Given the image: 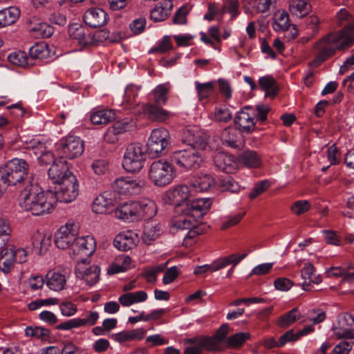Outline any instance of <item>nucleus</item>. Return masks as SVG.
Listing matches in <instances>:
<instances>
[{"mask_svg": "<svg viewBox=\"0 0 354 354\" xmlns=\"http://www.w3.org/2000/svg\"><path fill=\"white\" fill-rule=\"evenodd\" d=\"M354 44V21L339 32L330 33L317 41L315 45L317 53L309 63L312 67H317L337 50L346 49Z\"/></svg>", "mask_w": 354, "mask_h": 354, "instance_id": "1", "label": "nucleus"}, {"mask_svg": "<svg viewBox=\"0 0 354 354\" xmlns=\"http://www.w3.org/2000/svg\"><path fill=\"white\" fill-rule=\"evenodd\" d=\"M31 188L28 193L24 190V210L35 216L51 212L56 204L53 191L44 192L40 187L35 185Z\"/></svg>", "mask_w": 354, "mask_h": 354, "instance_id": "2", "label": "nucleus"}, {"mask_svg": "<svg viewBox=\"0 0 354 354\" xmlns=\"http://www.w3.org/2000/svg\"><path fill=\"white\" fill-rule=\"evenodd\" d=\"M22 181V160L13 158L0 167V198L8 188Z\"/></svg>", "mask_w": 354, "mask_h": 354, "instance_id": "3", "label": "nucleus"}, {"mask_svg": "<svg viewBox=\"0 0 354 354\" xmlns=\"http://www.w3.org/2000/svg\"><path fill=\"white\" fill-rule=\"evenodd\" d=\"M148 176L156 186L164 187L171 183L174 178L173 166L162 160L153 161L149 167Z\"/></svg>", "mask_w": 354, "mask_h": 354, "instance_id": "4", "label": "nucleus"}, {"mask_svg": "<svg viewBox=\"0 0 354 354\" xmlns=\"http://www.w3.org/2000/svg\"><path fill=\"white\" fill-rule=\"evenodd\" d=\"M170 145V134L165 128L153 129L147 142V152L151 157L165 154Z\"/></svg>", "mask_w": 354, "mask_h": 354, "instance_id": "5", "label": "nucleus"}, {"mask_svg": "<svg viewBox=\"0 0 354 354\" xmlns=\"http://www.w3.org/2000/svg\"><path fill=\"white\" fill-rule=\"evenodd\" d=\"M145 153L140 143L129 145L124 154L122 167L128 172L139 171L144 165Z\"/></svg>", "mask_w": 354, "mask_h": 354, "instance_id": "6", "label": "nucleus"}, {"mask_svg": "<svg viewBox=\"0 0 354 354\" xmlns=\"http://www.w3.org/2000/svg\"><path fill=\"white\" fill-rule=\"evenodd\" d=\"M171 160L178 167L185 169H197L202 162V158L194 147L173 152Z\"/></svg>", "mask_w": 354, "mask_h": 354, "instance_id": "7", "label": "nucleus"}, {"mask_svg": "<svg viewBox=\"0 0 354 354\" xmlns=\"http://www.w3.org/2000/svg\"><path fill=\"white\" fill-rule=\"evenodd\" d=\"M78 234V226L73 221H68L55 234V243L58 248L65 250L72 248Z\"/></svg>", "mask_w": 354, "mask_h": 354, "instance_id": "8", "label": "nucleus"}, {"mask_svg": "<svg viewBox=\"0 0 354 354\" xmlns=\"http://www.w3.org/2000/svg\"><path fill=\"white\" fill-rule=\"evenodd\" d=\"M95 241L93 236H76V240L72 245L69 254L76 261L86 259V257L93 254L95 250Z\"/></svg>", "mask_w": 354, "mask_h": 354, "instance_id": "9", "label": "nucleus"}, {"mask_svg": "<svg viewBox=\"0 0 354 354\" xmlns=\"http://www.w3.org/2000/svg\"><path fill=\"white\" fill-rule=\"evenodd\" d=\"M145 181L131 177L117 178L112 185L114 192L125 196L139 194L145 186Z\"/></svg>", "mask_w": 354, "mask_h": 354, "instance_id": "10", "label": "nucleus"}, {"mask_svg": "<svg viewBox=\"0 0 354 354\" xmlns=\"http://www.w3.org/2000/svg\"><path fill=\"white\" fill-rule=\"evenodd\" d=\"M58 185L60 186L59 189L53 192L56 203L59 201L68 203L73 201L78 196L79 184L75 176L69 177Z\"/></svg>", "mask_w": 354, "mask_h": 354, "instance_id": "11", "label": "nucleus"}, {"mask_svg": "<svg viewBox=\"0 0 354 354\" xmlns=\"http://www.w3.org/2000/svg\"><path fill=\"white\" fill-rule=\"evenodd\" d=\"M75 274L89 286L95 284L100 278V269L97 265H90L87 259L77 261Z\"/></svg>", "mask_w": 354, "mask_h": 354, "instance_id": "12", "label": "nucleus"}, {"mask_svg": "<svg viewBox=\"0 0 354 354\" xmlns=\"http://www.w3.org/2000/svg\"><path fill=\"white\" fill-rule=\"evenodd\" d=\"M48 176L53 184L58 185L75 175L69 170L68 162L63 157H59L48 169Z\"/></svg>", "mask_w": 354, "mask_h": 354, "instance_id": "13", "label": "nucleus"}, {"mask_svg": "<svg viewBox=\"0 0 354 354\" xmlns=\"http://www.w3.org/2000/svg\"><path fill=\"white\" fill-rule=\"evenodd\" d=\"M212 201L207 198H196L187 203L180 210L185 215L190 216L196 221L201 218L210 209Z\"/></svg>", "mask_w": 354, "mask_h": 354, "instance_id": "14", "label": "nucleus"}, {"mask_svg": "<svg viewBox=\"0 0 354 354\" xmlns=\"http://www.w3.org/2000/svg\"><path fill=\"white\" fill-rule=\"evenodd\" d=\"M59 156L73 159L80 156L84 151L83 142L79 137L68 136L58 149Z\"/></svg>", "mask_w": 354, "mask_h": 354, "instance_id": "15", "label": "nucleus"}, {"mask_svg": "<svg viewBox=\"0 0 354 354\" xmlns=\"http://www.w3.org/2000/svg\"><path fill=\"white\" fill-rule=\"evenodd\" d=\"M24 148L27 150V151H24V154L31 156L34 153L40 165H48L51 162L53 164L56 160L51 151H46L42 143L35 140L31 141L30 144L26 142Z\"/></svg>", "mask_w": 354, "mask_h": 354, "instance_id": "16", "label": "nucleus"}, {"mask_svg": "<svg viewBox=\"0 0 354 354\" xmlns=\"http://www.w3.org/2000/svg\"><path fill=\"white\" fill-rule=\"evenodd\" d=\"M333 335L337 339H346L354 332V317L348 314L344 313L337 318V322L332 328Z\"/></svg>", "mask_w": 354, "mask_h": 354, "instance_id": "17", "label": "nucleus"}, {"mask_svg": "<svg viewBox=\"0 0 354 354\" xmlns=\"http://www.w3.org/2000/svg\"><path fill=\"white\" fill-rule=\"evenodd\" d=\"M254 113L253 108L250 106H245L237 113L234 122L239 127V131L249 133L254 131L255 127Z\"/></svg>", "mask_w": 354, "mask_h": 354, "instance_id": "18", "label": "nucleus"}, {"mask_svg": "<svg viewBox=\"0 0 354 354\" xmlns=\"http://www.w3.org/2000/svg\"><path fill=\"white\" fill-rule=\"evenodd\" d=\"M190 196V189L187 185H179L169 190L166 194L168 202L176 207H185Z\"/></svg>", "mask_w": 354, "mask_h": 354, "instance_id": "19", "label": "nucleus"}, {"mask_svg": "<svg viewBox=\"0 0 354 354\" xmlns=\"http://www.w3.org/2000/svg\"><path fill=\"white\" fill-rule=\"evenodd\" d=\"M49 57L50 50L48 46L44 42L36 43L29 48L28 56H24V67L33 66L36 60Z\"/></svg>", "mask_w": 354, "mask_h": 354, "instance_id": "20", "label": "nucleus"}, {"mask_svg": "<svg viewBox=\"0 0 354 354\" xmlns=\"http://www.w3.org/2000/svg\"><path fill=\"white\" fill-rule=\"evenodd\" d=\"M84 21L91 28H100L107 24V13L100 8H91L85 12Z\"/></svg>", "mask_w": 354, "mask_h": 354, "instance_id": "21", "label": "nucleus"}, {"mask_svg": "<svg viewBox=\"0 0 354 354\" xmlns=\"http://www.w3.org/2000/svg\"><path fill=\"white\" fill-rule=\"evenodd\" d=\"M185 142H187L190 147H196L204 149L207 144V136L197 127L187 129L184 133Z\"/></svg>", "mask_w": 354, "mask_h": 354, "instance_id": "22", "label": "nucleus"}, {"mask_svg": "<svg viewBox=\"0 0 354 354\" xmlns=\"http://www.w3.org/2000/svg\"><path fill=\"white\" fill-rule=\"evenodd\" d=\"M138 235L133 231L118 234L113 241V245L120 250L127 251L133 248L139 243Z\"/></svg>", "mask_w": 354, "mask_h": 354, "instance_id": "23", "label": "nucleus"}, {"mask_svg": "<svg viewBox=\"0 0 354 354\" xmlns=\"http://www.w3.org/2000/svg\"><path fill=\"white\" fill-rule=\"evenodd\" d=\"M222 144L232 149H241L244 140L240 131L233 128L225 129L221 135Z\"/></svg>", "mask_w": 354, "mask_h": 354, "instance_id": "24", "label": "nucleus"}, {"mask_svg": "<svg viewBox=\"0 0 354 354\" xmlns=\"http://www.w3.org/2000/svg\"><path fill=\"white\" fill-rule=\"evenodd\" d=\"M29 239L30 243L27 244L26 248H24V256H27L32 254L34 250L40 245L39 253L41 254L43 251L47 250L48 246L50 245V240L49 238L46 239L39 233L35 232L31 234H29L27 237Z\"/></svg>", "mask_w": 354, "mask_h": 354, "instance_id": "25", "label": "nucleus"}, {"mask_svg": "<svg viewBox=\"0 0 354 354\" xmlns=\"http://www.w3.org/2000/svg\"><path fill=\"white\" fill-rule=\"evenodd\" d=\"M68 34L72 39H76L79 44L83 46L94 43V36L88 32V30L82 25L73 24L68 28Z\"/></svg>", "mask_w": 354, "mask_h": 354, "instance_id": "26", "label": "nucleus"}, {"mask_svg": "<svg viewBox=\"0 0 354 354\" xmlns=\"http://www.w3.org/2000/svg\"><path fill=\"white\" fill-rule=\"evenodd\" d=\"M27 28L35 38H47L53 34V28L46 23L38 21L37 19L27 21Z\"/></svg>", "mask_w": 354, "mask_h": 354, "instance_id": "27", "label": "nucleus"}, {"mask_svg": "<svg viewBox=\"0 0 354 354\" xmlns=\"http://www.w3.org/2000/svg\"><path fill=\"white\" fill-rule=\"evenodd\" d=\"M214 162L218 169L227 174L234 172L237 167L234 158L224 152H217L214 156Z\"/></svg>", "mask_w": 354, "mask_h": 354, "instance_id": "28", "label": "nucleus"}, {"mask_svg": "<svg viewBox=\"0 0 354 354\" xmlns=\"http://www.w3.org/2000/svg\"><path fill=\"white\" fill-rule=\"evenodd\" d=\"M160 105L151 103L147 104L143 109L147 117L156 122H164L171 116V113L163 109Z\"/></svg>", "mask_w": 354, "mask_h": 354, "instance_id": "29", "label": "nucleus"}, {"mask_svg": "<svg viewBox=\"0 0 354 354\" xmlns=\"http://www.w3.org/2000/svg\"><path fill=\"white\" fill-rule=\"evenodd\" d=\"M137 201L125 203L119 205L115 210V216L119 219L137 220Z\"/></svg>", "mask_w": 354, "mask_h": 354, "instance_id": "30", "label": "nucleus"}, {"mask_svg": "<svg viewBox=\"0 0 354 354\" xmlns=\"http://www.w3.org/2000/svg\"><path fill=\"white\" fill-rule=\"evenodd\" d=\"M137 220L150 219L153 218L157 212V207L155 202L149 198L142 199L137 201Z\"/></svg>", "mask_w": 354, "mask_h": 354, "instance_id": "31", "label": "nucleus"}, {"mask_svg": "<svg viewBox=\"0 0 354 354\" xmlns=\"http://www.w3.org/2000/svg\"><path fill=\"white\" fill-rule=\"evenodd\" d=\"M16 250L13 245H9L5 250L0 251V270L4 273H8L15 262Z\"/></svg>", "mask_w": 354, "mask_h": 354, "instance_id": "32", "label": "nucleus"}, {"mask_svg": "<svg viewBox=\"0 0 354 354\" xmlns=\"http://www.w3.org/2000/svg\"><path fill=\"white\" fill-rule=\"evenodd\" d=\"M115 199L109 192H104L97 196L93 204V211L97 214H105L109 208L114 205Z\"/></svg>", "mask_w": 354, "mask_h": 354, "instance_id": "33", "label": "nucleus"}, {"mask_svg": "<svg viewBox=\"0 0 354 354\" xmlns=\"http://www.w3.org/2000/svg\"><path fill=\"white\" fill-rule=\"evenodd\" d=\"M46 283L48 288L53 291H61L66 284V276L60 272L48 271L46 275Z\"/></svg>", "mask_w": 354, "mask_h": 354, "instance_id": "34", "label": "nucleus"}, {"mask_svg": "<svg viewBox=\"0 0 354 354\" xmlns=\"http://www.w3.org/2000/svg\"><path fill=\"white\" fill-rule=\"evenodd\" d=\"M173 8L172 0H165L154 7L150 13L151 20L158 22L165 20Z\"/></svg>", "mask_w": 354, "mask_h": 354, "instance_id": "35", "label": "nucleus"}, {"mask_svg": "<svg viewBox=\"0 0 354 354\" xmlns=\"http://www.w3.org/2000/svg\"><path fill=\"white\" fill-rule=\"evenodd\" d=\"M21 15L19 8L11 6L0 10V28L15 24Z\"/></svg>", "mask_w": 354, "mask_h": 354, "instance_id": "36", "label": "nucleus"}, {"mask_svg": "<svg viewBox=\"0 0 354 354\" xmlns=\"http://www.w3.org/2000/svg\"><path fill=\"white\" fill-rule=\"evenodd\" d=\"M310 0H290L289 10L290 13L299 17H304L311 11Z\"/></svg>", "mask_w": 354, "mask_h": 354, "instance_id": "37", "label": "nucleus"}, {"mask_svg": "<svg viewBox=\"0 0 354 354\" xmlns=\"http://www.w3.org/2000/svg\"><path fill=\"white\" fill-rule=\"evenodd\" d=\"M115 119V113L112 110L102 109L93 111L90 120L93 124H106Z\"/></svg>", "mask_w": 354, "mask_h": 354, "instance_id": "38", "label": "nucleus"}, {"mask_svg": "<svg viewBox=\"0 0 354 354\" xmlns=\"http://www.w3.org/2000/svg\"><path fill=\"white\" fill-rule=\"evenodd\" d=\"M147 298V292L143 290H140L123 294L120 296L118 300L123 306H129L135 303L145 301Z\"/></svg>", "mask_w": 354, "mask_h": 354, "instance_id": "39", "label": "nucleus"}, {"mask_svg": "<svg viewBox=\"0 0 354 354\" xmlns=\"http://www.w3.org/2000/svg\"><path fill=\"white\" fill-rule=\"evenodd\" d=\"M239 162L248 168H257L261 165V158L254 151H245L239 157Z\"/></svg>", "mask_w": 354, "mask_h": 354, "instance_id": "40", "label": "nucleus"}, {"mask_svg": "<svg viewBox=\"0 0 354 354\" xmlns=\"http://www.w3.org/2000/svg\"><path fill=\"white\" fill-rule=\"evenodd\" d=\"M214 183L212 176L207 174H200L193 180L192 186L196 192H204L209 189Z\"/></svg>", "mask_w": 354, "mask_h": 354, "instance_id": "41", "label": "nucleus"}, {"mask_svg": "<svg viewBox=\"0 0 354 354\" xmlns=\"http://www.w3.org/2000/svg\"><path fill=\"white\" fill-rule=\"evenodd\" d=\"M160 227L159 224L147 223L145 227L142 241L146 245H151L159 236Z\"/></svg>", "mask_w": 354, "mask_h": 354, "instance_id": "42", "label": "nucleus"}, {"mask_svg": "<svg viewBox=\"0 0 354 354\" xmlns=\"http://www.w3.org/2000/svg\"><path fill=\"white\" fill-rule=\"evenodd\" d=\"M259 84L261 88L266 91V97L275 96L278 92L275 80L269 75L263 76L259 78Z\"/></svg>", "mask_w": 354, "mask_h": 354, "instance_id": "43", "label": "nucleus"}, {"mask_svg": "<svg viewBox=\"0 0 354 354\" xmlns=\"http://www.w3.org/2000/svg\"><path fill=\"white\" fill-rule=\"evenodd\" d=\"M196 90L198 95V98L200 101L209 97L214 91V84L212 82L206 83H200L198 81L195 82Z\"/></svg>", "mask_w": 354, "mask_h": 354, "instance_id": "44", "label": "nucleus"}, {"mask_svg": "<svg viewBox=\"0 0 354 354\" xmlns=\"http://www.w3.org/2000/svg\"><path fill=\"white\" fill-rule=\"evenodd\" d=\"M10 239V228L8 223L3 219H0V251L7 246L12 245L8 242Z\"/></svg>", "mask_w": 354, "mask_h": 354, "instance_id": "45", "label": "nucleus"}, {"mask_svg": "<svg viewBox=\"0 0 354 354\" xmlns=\"http://www.w3.org/2000/svg\"><path fill=\"white\" fill-rule=\"evenodd\" d=\"M219 186L222 191H229L232 193H237L240 190V185L230 176H223L219 179Z\"/></svg>", "mask_w": 354, "mask_h": 354, "instance_id": "46", "label": "nucleus"}, {"mask_svg": "<svg viewBox=\"0 0 354 354\" xmlns=\"http://www.w3.org/2000/svg\"><path fill=\"white\" fill-rule=\"evenodd\" d=\"M34 185L39 187L35 174L29 170L28 164L24 161V190H25V193H28V191L30 190Z\"/></svg>", "mask_w": 354, "mask_h": 354, "instance_id": "47", "label": "nucleus"}, {"mask_svg": "<svg viewBox=\"0 0 354 354\" xmlns=\"http://www.w3.org/2000/svg\"><path fill=\"white\" fill-rule=\"evenodd\" d=\"M290 24L289 23V15L286 12H282L276 15L272 28L277 32H283L288 29Z\"/></svg>", "mask_w": 354, "mask_h": 354, "instance_id": "48", "label": "nucleus"}, {"mask_svg": "<svg viewBox=\"0 0 354 354\" xmlns=\"http://www.w3.org/2000/svg\"><path fill=\"white\" fill-rule=\"evenodd\" d=\"M169 90V87L167 84H159L155 88L153 95L156 104L164 105L166 104Z\"/></svg>", "mask_w": 354, "mask_h": 354, "instance_id": "49", "label": "nucleus"}, {"mask_svg": "<svg viewBox=\"0 0 354 354\" xmlns=\"http://www.w3.org/2000/svg\"><path fill=\"white\" fill-rule=\"evenodd\" d=\"M298 319V310L295 308L281 316L278 321V325L281 328H286L292 324Z\"/></svg>", "mask_w": 354, "mask_h": 354, "instance_id": "50", "label": "nucleus"}, {"mask_svg": "<svg viewBox=\"0 0 354 354\" xmlns=\"http://www.w3.org/2000/svg\"><path fill=\"white\" fill-rule=\"evenodd\" d=\"M246 254H243L241 255H238L236 254H233L230 256L225 257L224 258L217 259V263L219 267V270L226 267L230 264H232L234 267L236 266L242 259H243L246 257Z\"/></svg>", "mask_w": 354, "mask_h": 354, "instance_id": "51", "label": "nucleus"}, {"mask_svg": "<svg viewBox=\"0 0 354 354\" xmlns=\"http://www.w3.org/2000/svg\"><path fill=\"white\" fill-rule=\"evenodd\" d=\"M196 221L190 216L183 214L175 222L174 226L178 230H189L194 226Z\"/></svg>", "mask_w": 354, "mask_h": 354, "instance_id": "52", "label": "nucleus"}, {"mask_svg": "<svg viewBox=\"0 0 354 354\" xmlns=\"http://www.w3.org/2000/svg\"><path fill=\"white\" fill-rule=\"evenodd\" d=\"M239 4L238 0H226L223 5V12L231 15V19H234L239 15Z\"/></svg>", "mask_w": 354, "mask_h": 354, "instance_id": "53", "label": "nucleus"}, {"mask_svg": "<svg viewBox=\"0 0 354 354\" xmlns=\"http://www.w3.org/2000/svg\"><path fill=\"white\" fill-rule=\"evenodd\" d=\"M134 127L135 122L129 118H124L122 120L117 121L113 124V127L119 135L132 130Z\"/></svg>", "mask_w": 354, "mask_h": 354, "instance_id": "54", "label": "nucleus"}, {"mask_svg": "<svg viewBox=\"0 0 354 354\" xmlns=\"http://www.w3.org/2000/svg\"><path fill=\"white\" fill-rule=\"evenodd\" d=\"M214 115V120L219 122H227L232 118L231 111L225 106L216 108Z\"/></svg>", "mask_w": 354, "mask_h": 354, "instance_id": "55", "label": "nucleus"}, {"mask_svg": "<svg viewBox=\"0 0 354 354\" xmlns=\"http://www.w3.org/2000/svg\"><path fill=\"white\" fill-rule=\"evenodd\" d=\"M202 350L216 351L220 348L221 343L214 337H204L199 342Z\"/></svg>", "mask_w": 354, "mask_h": 354, "instance_id": "56", "label": "nucleus"}, {"mask_svg": "<svg viewBox=\"0 0 354 354\" xmlns=\"http://www.w3.org/2000/svg\"><path fill=\"white\" fill-rule=\"evenodd\" d=\"M349 272V266L346 268L342 267H332L327 270V275L328 277H342L343 280H348L349 275L347 274Z\"/></svg>", "mask_w": 354, "mask_h": 354, "instance_id": "57", "label": "nucleus"}, {"mask_svg": "<svg viewBox=\"0 0 354 354\" xmlns=\"http://www.w3.org/2000/svg\"><path fill=\"white\" fill-rule=\"evenodd\" d=\"M353 346V341H342L334 347L330 354H348Z\"/></svg>", "mask_w": 354, "mask_h": 354, "instance_id": "58", "label": "nucleus"}, {"mask_svg": "<svg viewBox=\"0 0 354 354\" xmlns=\"http://www.w3.org/2000/svg\"><path fill=\"white\" fill-rule=\"evenodd\" d=\"M44 281L41 276L32 275L26 282V287L30 290H37L43 287Z\"/></svg>", "mask_w": 354, "mask_h": 354, "instance_id": "59", "label": "nucleus"}, {"mask_svg": "<svg viewBox=\"0 0 354 354\" xmlns=\"http://www.w3.org/2000/svg\"><path fill=\"white\" fill-rule=\"evenodd\" d=\"M250 334L248 333H238L227 339V343L232 346H239L243 344L250 338Z\"/></svg>", "mask_w": 354, "mask_h": 354, "instance_id": "60", "label": "nucleus"}, {"mask_svg": "<svg viewBox=\"0 0 354 354\" xmlns=\"http://www.w3.org/2000/svg\"><path fill=\"white\" fill-rule=\"evenodd\" d=\"M270 186V183L268 180H263L257 183L250 193L249 197L251 199L255 198L257 196L263 193Z\"/></svg>", "mask_w": 354, "mask_h": 354, "instance_id": "61", "label": "nucleus"}, {"mask_svg": "<svg viewBox=\"0 0 354 354\" xmlns=\"http://www.w3.org/2000/svg\"><path fill=\"white\" fill-rule=\"evenodd\" d=\"M91 168L95 174L102 175L108 170L109 163L104 159L95 160L91 164Z\"/></svg>", "mask_w": 354, "mask_h": 354, "instance_id": "62", "label": "nucleus"}, {"mask_svg": "<svg viewBox=\"0 0 354 354\" xmlns=\"http://www.w3.org/2000/svg\"><path fill=\"white\" fill-rule=\"evenodd\" d=\"M310 208L309 202L306 200L297 201L291 207V210L297 215H301L308 212Z\"/></svg>", "mask_w": 354, "mask_h": 354, "instance_id": "63", "label": "nucleus"}, {"mask_svg": "<svg viewBox=\"0 0 354 354\" xmlns=\"http://www.w3.org/2000/svg\"><path fill=\"white\" fill-rule=\"evenodd\" d=\"M139 88L135 85H129L124 92V100L129 104H132L138 95Z\"/></svg>", "mask_w": 354, "mask_h": 354, "instance_id": "64", "label": "nucleus"}]
</instances>
